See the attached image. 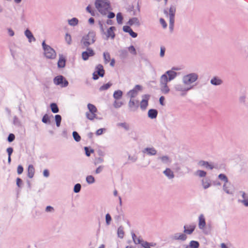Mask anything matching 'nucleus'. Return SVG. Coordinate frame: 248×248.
Wrapping results in <instances>:
<instances>
[{
  "mask_svg": "<svg viewBox=\"0 0 248 248\" xmlns=\"http://www.w3.org/2000/svg\"><path fill=\"white\" fill-rule=\"evenodd\" d=\"M105 130V129L104 128H100L98 130H97L96 132V134L97 136L101 135L103 134V131Z\"/></svg>",
  "mask_w": 248,
  "mask_h": 248,
  "instance_id": "60",
  "label": "nucleus"
},
{
  "mask_svg": "<svg viewBox=\"0 0 248 248\" xmlns=\"http://www.w3.org/2000/svg\"><path fill=\"white\" fill-rule=\"evenodd\" d=\"M123 103L122 102L115 101L113 103V106L115 108H119L123 105Z\"/></svg>",
  "mask_w": 248,
  "mask_h": 248,
  "instance_id": "53",
  "label": "nucleus"
},
{
  "mask_svg": "<svg viewBox=\"0 0 248 248\" xmlns=\"http://www.w3.org/2000/svg\"><path fill=\"white\" fill-rule=\"evenodd\" d=\"M95 40V33L93 31H90L82 37L81 44L83 47H88L91 45L93 44Z\"/></svg>",
  "mask_w": 248,
  "mask_h": 248,
  "instance_id": "3",
  "label": "nucleus"
},
{
  "mask_svg": "<svg viewBox=\"0 0 248 248\" xmlns=\"http://www.w3.org/2000/svg\"><path fill=\"white\" fill-rule=\"evenodd\" d=\"M87 106L89 112H86V117L88 119L90 120H93L96 117V114L95 113L97 111V108L93 105L92 104H88Z\"/></svg>",
  "mask_w": 248,
  "mask_h": 248,
  "instance_id": "7",
  "label": "nucleus"
},
{
  "mask_svg": "<svg viewBox=\"0 0 248 248\" xmlns=\"http://www.w3.org/2000/svg\"><path fill=\"white\" fill-rule=\"evenodd\" d=\"M35 172L34 168L32 165H30L28 169V176L29 178H31L33 177Z\"/></svg>",
  "mask_w": 248,
  "mask_h": 248,
  "instance_id": "27",
  "label": "nucleus"
},
{
  "mask_svg": "<svg viewBox=\"0 0 248 248\" xmlns=\"http://www.w3.org/2000/svg\"><path fill=\"white\" fill-rule=\"evenodd\" d=\"M157 115V111L156 109H151L148 112V116L151 119H155Z\"/></svg>",
  "mask_w": 248,
  "mask_h": 248,
  "instance_id": "25",
  "label": "nucleus"
},
{
  "mask_svg": "<svg viewBox=\"0 0 248 248\" xmlns=\"http://www.w3.org/2000/svg\"><path fill=\"white\" fill-rule=\"evenodd\" d=\"M128 50L131 54H132L134 55H137V52H136V49L135 48L134 46H130L129 47H128Z\"/></svg>",
  "mask_w": 248,
  "mask_h": 248,
  "instance_id": "44",
  "label": "nucleus"
},
{
  "mask_svg": "<svg viewBox=\"0 0 248 248\" xmlns=\"http://www.w3.org/2000/svg\"><path fill=\"white\" fill-rule=\"evenodd\" d=\"M117 125L123 127L126 130H128L129 129V125L125 123H119Z\"/></svg>",
  "mask_w": 248,
  "mask_h": 248,
  "instance_id": "48",
  "label": "nucleus"
},
{
  "mask_svg": "<svg viewBox=\"0 0 248 248\" xmlns=\"http://www.w3.org/2000/svg\"><path fill=\"white\" fill-rule=\"evenodd\" d=\"M176 12V7L174 6H170L169 10V13L168 14L167 11H165V13L168 15L170 18V30H173L174 22V16Z\"/></svg>",
  "mask_w": 248,
  "mask_h": 248,
  "instance_id": "8",
  "label": "nucleus"
},
{
  "mask_svg": "<svg viewBox=\"0 0 248 248\" xmlns=\"http://www.w3.org/2000/svg\"><path fill=\"white\" fill-rule=\"evenodd\" d=\"M42 46L44 50V54L48 59H55L56 56V53L55 50L50 46L45 43V41L42 43Z\"/></svg>",
  "mask_w": 248,
  "mask_h": 248,
  "instance_id": "5",
  "label": "nucleus"
},
{
  "mask_svg": "<svg viewBox=\"0 0 248 248\" xmlns=\"http://www.w3.org/2000/svg\"><path fill=\"white\" fill-rule=\"evenodd\" d=\"M210 82L212 85L218 86L221 85L223 81L220 78L216 77L211 79Z\"/></svg>",
  "mask_w": 248,
  "mask_h": 248,
  "instance_id": "21",
  "label": "nucleus"
},
{
  "mask_svg": "<svg viewBox=\"0 0 248 248\" xmlns=\"http://www.w3.org/2000/svg\"><path fill=\"white\" fill-rule=\"evenodd\" d=\"M132 29L128 26H124L123 27V30L126 32H129Z\"/></svg>",
  "mask_w": 248,
  "mask_h": 248,
  "instance_id": "61",
  "label": "nucleus"
},
{
  "mask_svg": "<svg viewBox=\"0 0 248 248\" xmlns=\"http://www.w3.org/2000/svg\"><path fill=\"white\" fill-rule=\"evenodd\" d=\"M87 48V50L82 53V58L84 61L87 60L89 57L93 56L95 54L94 52L92 49L89 47Z\"/></svg>",
  "mask_w": 248,
  "mask_h": 248,
  "instance_id": "14",
  "label": "nucleus"
},
{
  "mask_svg": "<svg viewBox=\"0 0 248 248\" xmlns=\"http://www.w3.org/2000/svg\"><path fill=\"white\" fill-rule=\"evenodd\" d=\"M202 185L204 189H206L210 186L211 184L209 180L203 179L202 180Z\"/></svg>",
  "mask_w": 248,
  "mask_h": 248,
  "instance_id": "34",
  "label": "nucleus"
},
{
  "mask_svg": "<svg viewBox=\"0 0 248 248\" xmlns=\"http://www.w3.org/2000/svg\"><path fill=\"white\" fill-rule=\"evenodd\" d=\"M142 89V88L140 85H137L133 89L127 93V95L131 98H134L138 94V91H141Z\"/></svg>",
  "mask_w": 248,
  "mask_h": 248,
  "instance_id": "12",
  "label": "nucleus"
},
{
  "mask_svg": "<svg viewBox=\"0 0 248 248\" xmlns=\"http://www.w3.org/2000/svg\"><path fill=\"white\" fill-rule=\"evenodd\" d=\"M25 35L28 38L29 41L30 42H31L32 41H35V38L34 37L33 35H32V33L31 32V31L29 30H26L25 31Z\"/></svg>",
  "mask_w": 248,
  "mask_h": 248,
  "instance_id": "23",
  "label": "nucleus"
},
{
  "mask_svg": "<svg viewBox=\"0 0 248 248\" xmlns=\"http://www.w3.org/2000/svg\"><path fill=\"white\" fill-rule=\"evenodd\" d=\"M223 189L228 194H233V191L230 188V185H228L227 184L224 183V184L223 186Z\"/></svg>",
  "mask_w": 248,
  "mask_h": 248,
  "instance_id": "29",
  "label": "nucleus"
},
{
  "mask_svg": "<svg viewBox=\"0 0 248 248\" xmlns=\"http://www.w3.org/2000/svg\"><path fill=\"white\" fill-rule=\"evenodd\" d=\"M132 238H133L134 242L136 244H141L142 241L140 240V238H136V236L135 233L132 234Z\"/></svg>",
  "mask_w": 248,
  "mask_h": 248,
  "instance_id": "50",
  "label": "nucleus"
},
{
  "mask_svg": "<svg viewBox=\"0 0 248 248\" xmlns=\"http://www.w3.org/2000/svg\"><path fill=\"white\" fill-rule=\"evenodd\" d=\"M104 161V160L101 157L96 158L95 160L94 164L95 165H97V164L102 163Z\"/></svg>",
  "mask_w": 248,
  "mask_h": 248,
  "instance_id": "56",
  "label": "nucleus"
},
{
  "mask_svg": "<svg viewBox=\"0 0 248 248\" xmlns=\"http://www.w3.org/2000/svg\"><path fill=\"white\" fill-rule=\"evenodd\" d=\"M65 40L68 45H70L72 43L71 36L68 33H66L65 36Z\"/></svg>",
  "mask_w": 248,
  "mask_h": 248,
  "instance_id": "47",
  "label": "nucleus"
},
{
  "mask_svg": "<svg viewBox=\"0 0 248 248\" xmlns=\"http://www.w3.org/2000/svg\"><path fill=\"white\" fill-rule=\"evenodd\" d=\"M143 153H147L149 155H156V151L154 148H146L143 151Z\"/></svg>",
  "mask_w": 248,
  "mask_h": 248,
  "instance_id": "26",
  "label": "nucleus"
},
{
  "mask_svg": "<svg viewBox=\"0 0 248 248\" xmlns=\"http://www.w3.org/2000/svg\"><path fill=\"white\" fill-rule=\"evenodd\" d=\"M117 234L119 237L123 238L124 236V232L123 227L122 226L118 228L117 230Z\"/></svg>",
  "mask_w": 248,
  "mask_h": 248,
  "instance_id": "33",
  "label": "nucleus"
},
{
  "mask_svg": "<svg viewBox=\"0 0 248 248\" xmlns=\"http://www.w3.org/2000/svg\"><path fill=\"white\" fill-rule=\"evenodd\" d=\"M160 22L161 24L162 25V26H163V27L164 28H166L167 25V24H166V22H165V21L164 20V19L160 18Z\"/></svg>",
  "mask_w": 248,
  "mask_h": 248,
  "instance_id": "63",
  "label": "nucleus"
},
{
  "mask_svg": "<svg viewBox=\"0 0 248 248\" xmlns=\"http://www.w3.org/2000/svg\"><path fill=\"white\" fill-rule=\"evenodd\" d=\"M111 86V83H108L104 84V85H102V86H101L100 87L99 89L100 91L106 90H107Z\"/></svg>",
  "mask_w": 248,
  "mask_h": 248,
  "instance_id": "46",
  "label": "nucleus"
},
{
  "mask_svg": "<svg viewBox=\"0 0 248 248\" xmlns=\"http://www.w3.org/2000/svg\"><path fill=\"white\" fill-rule=\"evenodd\" d=\"M165 48L163 46L161 47L160 56L161 57H164L165 52Z\"/></svg>",
  "mask_w": 248,
  "mask_h": 248,
  "instance_id": "58",
  "label": "nucleus"
},
{
  "mask_svg": "<svg viewBox=\"0 0 248 248\" xmlns=\"http://www.w3.org/2000/svg\"><path fill=\"white\" fill-rule=\"evenodd\" d=\"M42 122L46 124L50 123L49 117L48 116V115L47 114H45L43 116V117L42 118Z\"/></svg>",
  "mask_w": 248,
  "mask_h": 248,
  "instance_id": "51",
  "label": "nucleus"
},
{
  "mask_svg": "<svg viewBox=\"0 0 248 248\" xmlns=\"http://www.w3.org/2000/svg\"><path fill=\"white\" fill-rule=\"evenodd\" d=\"M121 56L123 58H125L127 56V52L125 50H122L121 51Z\"/></svg>",
  "mask_w": 248,
  "mask_h": 248,
  "instance_id": "57",
  "label": "nucleus"
},
{
  "mask_svg": "<svg viewBox=\"0 0 248 248\" xmlns=\"http://www.w3.org/2000/svg\"><path fill=\"white\" fill-rule=\"evenodd\" d=\"M55 119L56 123V125L57 127H59L61 124V122L62 120V117L60 115H56L55 116Z\"/></svg>",
  "mask_w": 248,
  "mask_h": 248,
  "instance_id": "39",
  "label": "nucleus"
},
{
  "mask_svg": "<svg viewBox=\"0 0 248 248\" xmlns=\"http://www.w3.org/2000/svg\"><path fill=\"white\" fill-rule=\"evenodd\" d=\"M171 239L173 240L185 241L187 239V236L184 232H177L171 235Z\"/></svg>",
  "mask_w": 248,
  "mask_h": 248,
  "instance_id": "13",
  "label": "nucleus"
},
{
  "mask_svg": "<svg viewBox=\"0 0 248 248\" xmlns=\"http://www.w3.org/2000/svg\"><path fill=\"white\" fill-rule=\"evenodd\" d=\"M139 101L131 99L128 103V106L131 108H137L139 107Z\"/></svg>",
  "mask_w": 248,
  "mask_h": 248,
  "instance_id": "24",
  "label": "nucleus"
},
{
  "mask_svg": "<svg viewBox=\"0 0 248 248\" xmlns=\"http://www.w3.org/2000/svg\"><path fill=\"white\" fill-rule=\"evenodd\" d=\"M218 178L220 180L224 181L225 183H226V184H227V183L228 182V179L227 176L225 175H224V174H220L218 175Z\"/></svg>",
  "mask_w": 248,
  "mask_h": 248,
  "instance_id": "43",
  "label": "nucleus"
},
{
  "mask_svg": "<svg viewBox=\"0 0 248 248\" xmlns=\"http://www.w3.org/2000/svg\"><path fill=\"white\" fill-rule=\"evenodd\" d=\"M51 111L53 113H57L59 112V108L57 105L55 103H51L50 104Z\"/></svg>",
  "mask_w": 248,
  "mask_h": 248,
  "instance_id": "37",
  "label": "nucleus"
},
{
  "mask_svg": "<svg viewBox=\"0 0 248 248\" xmlns=\"http://www.w3.org/2000/svg\"><path fill=\"white\" fill-rule=\"evenodd\" d=\"M68 23L69 25L72 26H75L78 24V20L76 17H74L71 19L68 20Z\"/></svg>",
  "mask_w": 248,
  "mask_h": 248,
  "instance_id": "31",
  "label": "nucleus"
},
{
  "mask_svg": "<svg viewBox=\"0 0 248 248\" xmlns=\"http://www.w3.org/2000/svg\"><path fill=\"white\" fill-rule=\"evenodd\" d=\"M86 180L89 184H92L95 182V179L92 175H88L86 178Z\"/></svg>",
  "mask_w": 248,
  "mask_h": 248,
  "instance_id": "35",
  "label": "nucleus"
},
{
  "mask_svg": "<svg viewBox=\"0 0 248 248\" xmlns=\"http://www.w3.org/2000/svg\"><path fill=\"white\" fill-rule=\"evenodd\" d=\"M128 24L130 26L135 25L137 27L140 26V25L139 19L137 17H133L130 19L128 22Z\"/></svg>",
  "mask_w": 248,
  "mask_h": 248,
  "instance_id": "18",
  "label": "nucleus"
},
{
  "mask_svg": "<svg viewBox=\"0 0 248 248\" xmlns=\"http://www.w3.org/2000/svg\"><path fill=\"white\" fill-rule=\"evenodd\" d=\"M99 27H100V28L101 30V33L102 34H106V31H105L106 25L104 24L101 23V22H99Z\"/></svg>",
  "mask_w": 248,
  "mask_h": 248,
  "instance_id": "49",
  "label": "nucleus"
},
{
  "mask_svg": "<svg viewBox=\"0 0 248 248\" xmlns=\"http://www.w3.org/2000/svg\"><path fill=\"white\" fill-rule=\"evenodd\" d=\"M238 202L245 206H248V194L244 191H240L238 192Z\"/></svg>",
  "mask_w": 248,
  "mask_h": 248,
  "instance_id": "9",
  "label": "nucleus"
},
{
  "mask_svg": "<svg viewBox=\"0 0 248 248\" xmlns=\"http://www.w3.org/2000/svg\"><path fill=\"white\" fill-rule=\"evenodd\" d=\"M54 82L55 84L61 85L62 87H66L68 84V81L65 79L64 80L62 76H58L55 78Z\"/></svg>",
  "mask_w": 248,
  "mask_h": 248,
  "instance_id": "10",
  "label": "nucleus"
},
{
  "mask_svg": "<svg viewBox=\"0 0 248 248\" xmlns=\"http://www.w3.org/2000/svg\"><path fill=\"white\" fill-rule=\"evenodd\" d=\"M159 158L165 164H169L171 162V159L167 155L161 156Z\"/></svg>",
  "mask_w": 248,
  "mask_h": 248,
  "instance_id": "30",
  "label": "nucleus"
},
{
  "mask_svg": "<svg viewBox=\"0 0 248 248\" xmlns=\"http://www.w3.org/2000/svg\"><path fill=\"white\" fill-rule=\"evenodd\" d=\"M17 173L18 174H21L23 172V168L22 166L19 165L17 167Z\"/></svg>",
  "mask_w": 248,
  "mask_h": 248,
  "instance_id": "62",
  "label": "nucleus"
},
{
  "mask_svg": "<svg viewBox=\"0 0 248 248\" xmlns=\"http://www.w3.org/2000/svg\"><path fill=\"white\" fill-rule=\"evenodd\" d=\"M199 227L200 229H204L205 227L206 223L203 214H201L199 217Z\"/></svg>",
  "mask_w": 248,
  "mask_h": 248,
  "instance_id": "16",
  "label": "nucleus"
},
{
  "mask_svg": "<svg viewBox=\"0 0 248 248\" xmlns=\"http://www.w3.org/2000/svg\"><path fill=\"white\" fill-rule=\"evenodd\" d=\"M65 60L64 58L62 56H60L58 62V66L60 68H63L65 66Z\"/></svg>",
  "mask_w": 248,
  "mask_h": 248,
  "instance_id": "28",
  "label": "nucleus"
},
{
  "mask_svg": "<svg viewBox=\"0 0 248 248\" xmlns=\"http://www.w3.org/2000/svg\"><path fill=\"white\" fill-rule=\"evenodd\" d=\"M73 136L74 139V140L78 142L80 140L81 138L80 136L79 135V134L76 131H74L73 132Z\"/></svg>",
  "mask_w": 248,
  "mask_h": 248,
  "instance_id": "42",
  "label": "nucleus"
},
{
  "mask_svg": "<svg viewBox=\"0 0 248 248\" xmlns=\"http://www.w3.org/2000/svg\"><path fill=\"white\" fill-rule=\"evenodd\" d=\"M123 95V92L121 90H118L115 91L113 93V97L115 99H120Z\"/></svg>",
  "mask_w": 248,
  "mask_h": 248,
  "instance_id": "32",
  "label": "nucleus"
},
{
  "mask_svg": "<svg viewBox=\"0 0 248 248\" xmlns=\"http://www.w3.org/2000/svg\"><path fill=\"white\" fill-rule=\"evenodd\" d=\"M196 174L201 177H204L206 175V172L203 170H198L196 172Z\"/></svg>",
  "mask_w": 248,
  "mask_h": 248,
  "instance_id": "45",
  "label": "nucleus"
},
{
  "mask_svg": "<svg viewBox=\"0 0 248 248\" xmlns=\"http://www.w3.org/2000/svg\"><path fill=\"white\" fill-rule=\"evenodd\" d=\"M103 57L105 63H108L110 61V56L108 52H104L103 54Z\"/></svg>",
  "mask_w": 248,
  "mask_h": 248,
  "instance_id": "36",
  "label": "nucleus"
},
{
  "mask_svg": "<svg viewBox=\"0 0 248 248\" xmlns=\"http://www.w3.org/2000/svg\"><path fill=\"white\" fill-rule=\"evenodd\" d=\"M163 173L170 179H172L174 177L173 172L170 168H167L163 171Z\"/></svg>",
  "mask_w": 248,
  "mask_h": 248,
  "instance_id": "19",
  "label": "nucleus"
},
{
  "mask_svg": "<svg viewBox=\"0 0 248 248\" xmlns=\"http://www.w3.org/2000/svg\"><path fill=\"white\" fill-rule=\"evenodd\" d=\"M198 78V75L196 73H192L183 77L182 80L190 89H192L194 87L193 83L195 82Z\"/></svg>",
  "mask_w": 248,
  "mask_h": 248,
  "instance_id": "4",
  "label": "nucleus"
},
{
  "mask_svg": "<svg viewBox=\"0 0 248 248\" xmlns=\"http://www.w3.org/2000/svg\"><path fill=\"white\" fill-rule=\"evenodd\" d=\"M95 72H96V73L101 77L104 76L105 73L103 67L101 64H98L97 65Z\"/></svg>",
  "mask_w": 248,
  "mask_h": 248,
  "instance_id": "20",
  "label": "nucleus"
},
{
  "mask_svg": "<svg viewBox=\"0 0 248 248\" xmlns=\"http://www.w3.org/2000/svg\"><path fill=\"white\" fill-rule=\"evenodd\" d=\"M116 19L117 21L118 24H122V21L123 19V17L121 13H119L116 15Z\"/></svg>",
  "mask_w": 248,
  "mask_h": 248,
  "instance_id": "40",
  "label": "nucleus"
},
{
  "mask_svg": "<svg viewBox=\"0 0 248 248\" xmlns=\"http://www.w3.org/2000/svg\"><path fill=\"white\" fill-rule=\"evenodd\" d=\"M141 244V246L144 248H150L151 246H154L155 245V244H153L152 243H149L146 241H142V243Z\"/></svg>",
  "mask_w": 248,
  "mask_h": 248,
  "instance_id": "38",
  "label": "nucleus"
},
{
  "mask_svg": "<svg viewBox=\"0 0 248 248\" xmlns=\"http://www.w3.org/2000/svg\"><path fill=\"white\" fill-rule=\"evenodd\" d=\"M81 189V185L79 184H76L74 188V191L75 193H78L80 191Z\"/></svg>",
  "mask_w": 248,
  "mask_h": 248,
  "instance_id": "52",
  "label": "nucleus"
},
{
  "mask_svg": "<svg viewBox=\"0 0 248 248\" xmlns=\"http://www.w3.org/2000/svg\"><path fill=\"white\" fill-rule=\"evenodd\" d=\"M199 165L202 167H204L206 168L209 169L210 170L213 169L214 167L212 164H210L209 162L205 161H200L199 162Z\"/></svg>",
  "mask_w": 248,
  "mask_h": 248,
  "instance_id": "22",
  "label": "nucleus"
},
{
  "mask_svg": "<svg viewBox=\"0 0 248 248\" xmlns=\"http://www.w3.org/2000/svg\"><path fill=\"white\" fill-rule=\"evenodd\" d=\"M176 75V72L172 70H169L161 76L160 78V89L163 93L167 94L170 92V90L168 86V82L174 79Z\"/></svg>",
  "mask_w": 248,
  "mask_h": 248,
  "instance_id": "1",
  "label": "nucleus"
},
{
  "mask_svg": "<svg viewBox=\"0 0 248 248\" xmlns=\"http://www.w3.org/2000/svg\"><path fill=\"white\" fill-rule=\"evenodd\" d=\"M15 139V136L13 134H10L8 137V140L9 142L13 141Z\"/></svg>",
  "mask_w": 248,
  "mask_h": 248,
  "instance_id": "55",
  "label": "nucleus"
},
{
  "mask_svg": "<svg viewBox=\"0 0 248 248\" xmlns=\"http://www.w3.org/2000/svg\"><path fill=\"white\" fill-rule=\"evenodd\" d=\"M174 89L177 92L181 93V95H185L186 93L191 89L183 80L182 82L176 84L174 86Z\"/></svg>",
  "mask_w": 248,
  "mask_h": 248,
  "instance_id": "6",
  "label": "nucleus"
},
{
  "mask_svg": "<svg viewBox=\"0 0 248 248\" xmlns=\"http://www.w3.org/2000/svg\"><path fill=\"white\" fill-rule=\"evenodd\" d=\"M111 220V217L109 214H107L106 215V224L108 225L110 223Z\"/></svg>",
  "mask_w": 248,
  "mask_h": 248,
  "instance_id": "54",
  "label": "nucleus"
},
{
  "mask_svg": "<svg viewBox=\"0 0 248 248\" xmlns=\"http://www.w3.org/2000/svg\"><path fill=\"white\" fill-rule=\"evenodd\" d=\"M150 96L148 94H144L142 96V100L140 102V107L141 109L145 110L148 105V101Z\"/></svg>",
  "mask_w": 248,
  "mask_h": 248,
  "instance_id": "11",
  "label": "nucleus"
},
{
  "mask_svg": "<svg viewBox=\"0 0 248 248\" xmlns=\"http://www.w3.org/2000/svg\"><path fill=\"white\" fill-rule=\"evenodd\" d=\"M84 150H85V151L86 155H87V156H89L90 155V154H91V153H93V150H90V152H89V151H88V147H85L84 148Z\"/></svg>",
  "mask_w": 248,
  "mask_h": 248,
  "instance_id": "59",
  "label": "nucleus"
},
{
  "mask_svg": "<svg viewBox=\"0 0 248 248\" xmlns=\"http://www.w3.org/2000/svg\"><path fill=\"white\" fill-rule=\"evenodd\" d=\"M95 7L102 15H106L111 10L110 3L108 0H96Z\"/></svg>",
  "mask_w": 248,
  "mask_h": 248,
  "instance_id": "2",
  "label": "nucleus"
},
{
  "mask_svg": "<svg viewBox=\"0 0 248 248\" xmlns=\"http://www.w3.org/2000/svg\"><path fill=\"white\" fill-rule=\"evenodd\" d=\"M184 232L185 234H190L194 231L195 228V225H189V226H185Z\"/></svg>",
  "mask_w": 248,
  "mask_h": 248,
  "instance_id": "17",
  "label": "nucleus"
},
{
  "mask_svg": "<svg viewBox=\"0 0 248 248\" xmlns=\"http://www.w3.org/2000/svg\"><path fill=\"white\" fill-rule=\"evenodd\" d=\"M103 169V166H99L95 170V173L98 174V173H100L102 171Z\"/></svg>",
  "mask_w": 248,
  "mask_h": 248,
  "instance_id": "64",
  "label": "nucleus"
},
{
  "mask_svg": "<svg viewBox=\"0 0 248 248\" xmlns=\"http://www.w3.org/2000/svg\"><path fill=\"white\" fill-rule=\"evenodd\" d=\"M189 245L191 248H198L199 247V243L195 241H191L190 242Z\"/></svg>",
  "mask_w": 248,
  "mask_h": 248,
  "instance_id": "41",
  "label": "nucleus"
},
{
  "mask_svg": "<svg viewBox=\"0 0 248 248\" xmlns=\"http://www.w3.org/2000/svg\"><path fill=\"white\" fill-rule=\"evenodd\" d=\"M115 30V27H110L109 28L107 31H106V34H104L106 36L107 39H108L109 38L113 39L115 37V33L114 31Z\"/></svg>",
  "mask_w": 248,
  "mask_h": 248,
  "instance_id": "15",
  "label": "nucleus"
}]
</instances>
